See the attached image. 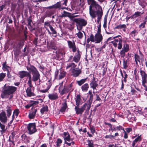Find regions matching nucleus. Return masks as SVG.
<instances>
[{
	"instance_id": "nucleus-1",
	"label": "nucleus",
	"mask_w": 147,
	"mask_h": 147,
	"mask_svg": "<svg viewBox=\"0 0 147 147\" xmlns=\"http://www.w3.org/2000/svg\"><path fill=\"white\" fill-rule=\"evenodd\" d=\"M89 6V14L93 17H95V11L102 9L97 3L94 0H87Z\"/></svg>"
},
{
	"instance_id": "nucleus-2",
	"label": "nucleus",
	"mask_w": 147,
	"mask_h": 147,
	"mask_svg": "<svg viewBox=\"0 0 147 147\" xmlns=\"http://www.w3.org/2000/svg\"><path fill=\"white\" fill-rule=\"evenodd\" d=\"M26 67L28 71L30 70L32 73V80L35 82L39 80L40 82V75L36 68L32 65L27 66Z\"/></svg>"
},
{
	"instance_id": "nucleus-3",
	"label": "nucleus",
	"mask_w": 147,
	"mask_h": 147,
	"mask_svg": "<svg viewBox=\"0 0 147 147\" xmlns=\"http://www.w3.org/2000/svg\"><path fill=\"white\" fill-rule=\"evenodd\" d=\"M17 90V88L14 86L4 85L3 88V92L5 95H11V98L13 97V94Z\"/></svg>"
},
{
	"instance_id": "nucleus-4",
	"label": "nucleus",
	"mask_w": 147,
	"mask_h": 147,
	"mask_svg": "<svg viewBox=\"0 0 147 147\" xmlns=\"http://www.w3.org/2000/svg\"><path fill=\"white\" fill-rule=\"evenodd\" d=\"M72 19L73 20V22L76 23L77 29L79 31L81 30L83 27L86 26L87 24L86 20L81 18H77V19H73L72 18Z\"/></svg>"
},
{
	"instance_id": "nucleus-5",
	"label": "nucleus",
	"mask_w": 147,
	"mask_h": 147,
	"mask_svg": "<svg viewBox=\"0 0 147 147\" xmlns=\"http://www.w3.org/2000/svg\"><path fill=\"white\" fill-rule=\"evenodd\" d=\"M63 82H61L59 85V90L61 94L62 95L68 92L72 86V83L69 85L63 86Z\"/></svg>"
},
{
	"instance_id": "nucleus-6",
	"label": "nucleus",
	"mask_w": 147,
	"mask_h": 147,
	"mask_svg": "<svg viewBox=\"0 0 147 147\" xmlns=\"http://www.w3.org/2000/svg\"><path fill=\"white\" fill-rule=\"evenodd\" d=\"M63 135L64 136L63 138L65 144L69 146H71V144L74 145V144L75 142L73 141L74 139L71 138L70 135L68 133L64 132Z\"/></svg>"
},
{
	"instance_id": "nucleus-7",
	"label": "nucleus",
	"mask_w": 147,
	"mask_h": 147,
	"mask_svg": "<svg viewBox=\"0 0 147 147\" xmlns=\"http://www.w3.org/2000/svg\"><path fill=\"white\" fill-rule=\"evenodd\" d=\"M35 123H30L27 125L28 132L29 134H32L36 131Z\"/></svg>"
},
{
	"instance_id": "nucleus-8",
	"label": "nucleus",
	"mask_w": 147,
	"mask_h": 147,
	"mask_svg": "<svg viewBox=\"0 0 147 147\" xmlns=\"http://www.w3.org/2000/svg\"><path fill=\"white\" fill-rule=\"evenodd\" d=\"M66 74L65 72L62 70H60L59 73V71H57L55 72V78L59 79H61L65 76Z\"/></svg>"
},
{
	"instance_id": "nucleus-9",
	"label": "nucleus",
	"mask_w": 147,
	"mask_h": 147,
	"mask_svg": "<svg viewBox=\"0 0 147 147\" xmlns=\"http://www.w3.org/2000/svg\"><path fill=\"white\" fill-rule=\"evenodd\" d=\"M118 37H120V38L119 37L117 39H115L114 41L118 43V46L117 48L119 49H121L122 47V42L123 41L122 39L121 36L120 35H118L116 36H115L113 37V38H117Z\"/></svg>"
},
{
	"instance_id": "nucleus-10",
	"label": "nucleus",
	"mask_w": 147,
	"mask_h": 147,
	"mask_svg": "<svg viewBox=\"0 0 147 147\" xmlns=\"http://www.w3.org/2000/svg\"><path fill=\"white\" fill-rule=\"evenodd\" d=\"M86 104H84L80 108H79V106H76L75 109L77 114H82V113L86 108Z\"/></svg>"
},
{
	"instance_id": "nucleus-11",
	"label": "nucleus",
	"mask_w": 147,
	"mask_h": 147,
	"mask_svg": "<svg viewBox=\"0 0 147 147\" xmlns=\"http://www.w3.org/2000/svg\"><path fill=\"white\" fill-rule=\"evenodd\" d=\"M67 42L69 48L72 49L73 52H76L77 50V48L74 41L72 42L70 40H67Z\"/></svg>"
},
{
	"instance_id": "nucleus-12",
	"label": "nucleus",
	"mask_w": 147,
	"mask_h": 147,
	"mask_svg": "<svg viewBox=\"0 0 147 147\" xmlns=\"http://www.w3.org/2000/svg\"><path fill=\"white\" fill-rule=\"evenodd\" d=\"M95 17H93L92 16H90L92 18H94L96 17V15H97L98 16L97 18V22L99 23L100 20L101 19L102 16L103 15V12L102 9H101L98 10L96 11H95Z\"/></svg>"
},
{
	"instance_id": "nucleus-13",
	"label": "nucleus",
	"mask_w": 147,
	"mask_h": 147,
	"mask_svg": "<svg viewBox=\"0 0 147 147\" xmlns=\"http://www.w3.org/2000/svg\"><path fill=\"white\" fill-rule=\"evenodd\" d=\"M72 75L74 77H77L81 73V71L78 68L72 69L71 70Z\"/></svg>"
},
{
	"instance_id": "nucleus-14",
	"label": "nucleus",
	"mask_w": 147,
	"mask_h": 147,
	"mask_svg": "<svg viewBox=\"0 0 147 147\" xmlns=\"http://www.w3.org/2000/svg\"><path fill=\"white\" fill-rule=\"evenodd\" d=\"M33 87H32L30 88L29 87L27 88L26 90L27 95L28 96L31 97L32 96H34V89Z\"/></svg>"
},
{
	"instance_id": "nucleus-15",
	"label": "nucleus",
	"mask_w": 147,
	"mask_h": 147,
	"mask_svg": "<svg viewBox=\"0 0 147 147\" xmlns=\"http://www.w3.org/2000/svg\"><path fill=\"white\" fill-rule=\"evenodd\" d=\"M18 75L19 77L21 78H22L25 77H29L31 75L28 72L24 71H21L18 73Z\"/></svg>"
},
{
	"instance_id": "nucleus-16",
	"label": "nucleus",
	"mask_w": 147,
	"mask_h": 147,
	"mask_svg": "<svg viewBox=\"0 0 147 147\" xmlns=\"http://www.w3.org/2000/svg\"><path fill=\"white\" fill-rule=\"evenodd\" d=\"M0 120L2 123H5L7 121V117L5 112H2L0 113Z\"/></svg>"
},
{
	"instance_id": "nucleus-17",
	"label": "nucleus",
	"mask_w": 147,
	"mask_h": 147,
	"mask_svg": "<svg viewBox=\"0 0 147 147\" xmlns=\"http://www.w3.org/2000/svg\"><path fill=\"white\" fill-rule=\"evenodd\" d=\"M102 38L101 34L96 33L95 36V42L99 43L102 40Z\"/></svg>"
},
{
	"instance_id": "nucleus-18",
	"label": "nucleus",
	"mask_w": 147,
	"mask_h": 147,
	"mask_svg": "<svg viewBox=\"0 0 147 147\" xmlns=\"http://www.w3.org/2000/svg\"><path fill=\"white\" fill-rule=\"evenodd\" d=\"M77 52L76 53L74 57L73 58V61L76 63H78L80 60L81 55L79 50H77Z\"/></svg>"
},
{
	"instance_id": "nucleus-19",
	"label": "nucleus",
	"mask_w": 147,
	"mask_h": 147,
	"mask_svg": "<svg viewBox=\"0 0 147 147\" xmlns=\"http://www.w3.org/2000/svg\"><path fill=\"white\" fill-rule=\"evenodd\" d=\"M140 73L141 74L142 77V84H143L147 82L146 79L147 78V74L144 71H142L141 69Z\"/></svg>"
},
{
	"instance_id": "nucleus-20",
	"label": "nucleus",
	"mask_w": 147,
	"mask_h": 147,
	"mask_svg": "<svg viewBox=\"0 0 147 147\" xmlns=\"http://www.w3.org/2000/svg\"><path fill=\"white\" fill-rule=\"evenodd\" d=\"M37 111L36 109L34 108L32 109V111H31L28 115L29 118L30 119H33L35 116L36 113Z\"/></svg>"
},
{
	"instance_id": "nucleus-21",
	"label": "nucleus",
	"mask_w": 147,
	"mask_h": 147,
	"mask_svg": "<svg viewBox=\"0 0 147 147\" xmlns=\"http://www.w3.org/2000/svg\"><path fill=\"white\" fill-rule=\"evenodd\" d=\"M76 102V105L77 106H79L82 104V100L81 98V96L80 94L77 95L75 98Z\"/></svg>"
},
{
	"instance_id": "nucleus-22",
	"label": "nucleus",
	"mask_w": 147,
	"mask_h": 147,
	"mask_svg": "<svg viewBox=\"0 0 147 147\" xmlns=\"http://www.w3.org/2000/svg\"><path fill=\"white\" fill-rule=\"evenodd\" d=\"M48 97L51 100H55L58 98L57 94L55 93L49 94L48 95Z\"/></svg>"
},
{
	"instance_id": "nucleus-23",
	"label": "nucleus",
	"mask_w": 147,
	"mask_h": 147,
	"mask_svg": "<svg viewBox=\"0 0 147 147\" xmlns=\"http://www.w3.org/2000/svg\"><path fill=\"white\" fill-rule=\"evenodd\" d=\"M62 107L60 109L59 111L61 112H63L65 111L67 107V104L66 101L62 104Z\"/></svg>"
},
{
	"instance_id": "nucleus-24",
	"label": "nucleus",
	"mask_w": 147,
	"mask_h": 147,
	"mask_svg": "<svg viewBox=\"0 0 147 147\" xmlns=\"http://www.w3.org/2000/svg\"><path fill=\"white\" fill-rule=\"evenodd\" d=\"M89 87L88 84L86 83L81 87V88L83 92H86L87 91Z\"/></svg>"
},
{
	"instance_id": "nucleus-25",
	"label": "nucleus",
	"mask_w": 147,
	"mask_h": 147,
	"mask_svg": "<svg viewBox=\"0 0 147 147\" xmlns=\"http://www.w3.org/2000/svg\"><path fill=\"white\" fill-rule=\"evenodd\" d=\"M20 113L19 110L18 109H16L14 110L13 112V114L12 116V120L11 122H12L15 118L14 115L17 117Z\"/></svg>"
},
{
	"instance_id": "nucleus-26",
	"label": "nucleus",
	"mask_w": 147,
	"mask_h": 147,
	"mask_svg": "<svg viewBox=\"0 0 147 147\" xmlns=\"http://www.w3.org/2000/svg\"><path fill=\"white\" fill-rule=\"evenodd\" d=\"M90 87L93 89H96V88L98 86V84L96 82H91L90 83Z\"/></svg>"
},
{
	"instance_id": "nucleus-27",
	"label": "nucleus",
	"mask_w": 147,
	"mask_h": 147,
	"mask_svg": "<svg viewBox=\"0 0 147 147\" xmlns=\"http://www.w3.org/2000/svg\"><path fill=\"white\" fill-rule=\"evenodd\" d=\"M87 78L83 79L79 81H77L76 83L79 86H81L86 81Z\"/></svg>"
},
{
	"instance_id": "nucleus-28",
	"label": "nucleus",
	"mask_w": 147,
	"mask_h": 147,
	"mask_svg": "<svg viewBox=\"0 0 147 147\" xmlns=\"http://www.w3.org/2000/svg\"><path fill=\"white\" fill-rule=\"evenodd\" d=\"M53 14V12L51 11H47L45 13V14L44 15V19L47 17H50Z\"/></svg>"
},
{
	"instance_id": "nucleus-29",
	"label": "nucleus",
	"mask_w": 147,
	"mask_h": 147,
	"mask_svg": "<svg viewBox=\"0 0 147 147\" xmlns=\"http://www.w3.org/2000/svg\"><path fill=\"white\" fill-rule=\"evenodd\" d=\"M143 12L142 13L141 12L137 11L132 16V18H136L138 16H141Z\"/></svg>"
},
{
	"instance_id": "nucleus-30",
	"label": "nucleus",
	"mask_w": 147,
	"mask_h": 147,
	"mask_svg": "<svg viewBox=\"0 0 147 147\" xmlns=\"http://www.w3.org/2000/svg\"><path fill=\"white\" fill-rule=\"evenodd\" d=\"M6 109L7 115L8 117H9L11 115L12 110L11 109V107L9 106H7L6 107Z\"/></svg>"
},
{
	"instance_id": "nucleus-31",
	"label": "nucleus",
	"mask_w": 147,
	"mask_h": 147,
	"mask_svg": "<svg viewBox=\"0 0 147 147\" xmlns=\"http://www.w3.org/2000/svg\"><path fill=\"white\" fill-rule=\"evenodd\" d=\"M48 111V107L47 105L43 106L40 109V112L42 114H43L45 112Z\"/></svg>"
},
{
	"instance_id": "nucleus-32",
	"label": "nucleus",
	"mask_w": 147,
	"mask_h": 147,
	"mask_svg": "<svg viewBox=\"0 0 147 147\" xmlns=\"http://www.w3.org/2000/svg\"><path fill=\"white\" fill-rule=\"evenodd\" d=\"M76 65L74 63H69L66 67L67 69L71 67V69L75 68Z\"/></svg>"
},
{
	"instance_id": "nucleus-33",
	"label": "nucleus",
	"mask_w": 147,
	"mask_h": 147,
	"mask_svg": "<svg viewBox=\"0 0 147 147\" xmlns=\"http://www.w3.org/2000/svg\"><path fill=\"white\" fill-rule=\"evenodd\" d=\"M134 59L137 65H138V62L139 63L140 62V57L137 54H135L134 55Z\"/></svg>"
},
{
	"instance_id": "nucleus-34",
	"label": "nucleus",
	"mask_w": 147,
	"mask_h": 147,
	"mask_svg": "<svg viewBox=\"0 0 147 147\" xmlns=\"http://www.w3.org/2000/svg\"><path fill=\"white\" fill-rule=\"evenodd\" d=\"M54 9L60 8L61 6V1H59L57 3L53 5Z\"/></svg>"
},
{
	"instance_id": "nucleus-35",
	"label": "nucleus",
	"mask_w": 147,
	"mask_h": 147,
	"mask_svg": "<svg viewBox=\"0 0 147 147\" xmlns=\"http://www.w3.org/2000/svg\"><path fill=\"white\" fill-rule=\"evenodd\" d=\"M88 93L90 96V98L89 100L87 102L92 103L93 100V94L91 91H89Z\"/></svg>"
},
{
	"instance_id": "nucleus-36",
	"label": "nucleus",
	"mask_w": 147,
	"mask_h": 147,
	"mask_svg": "<svg viewBox=\"0 0 147 147\" xmlns=\"http://www.w3.org/2000/svg\"><path fill=\"white\" fill-rule=\"evenodd\" d=\"M126 28V26L125 24H120L117 26L115 27V29H119L121 28Z\"/></svg>"
},
{
	"instance_id": "nucleus-37",
	"label": "nucleus",
	"mask_w": 147,
	"mask_h": 147,
	"mask_svg": "<svg viewBox=\"0 0 147 147\" xmlns=\"http://www.w3.org/2000/svg\"><path fill=\"white\" fill-rule=\"evenodd\" d=\"M105 124L106 125H108L110 127V128L109 129V131L111 130L112 131H116V128L114 127L113 128L112 125L111 124L107 122H105Z\"/></svg>"
},
{
	"instance_id": "nucleus-38",
	"label": "nucleus",
	"mask_w": 147,
	"mask_h": 147,
	"mask_svg": "<svg viewBox=\"0 0 147 147\" xmlns=\"http://www.w3.org/2000/svg\"><path fill=\"white\" fill-rule=\"evenodd\" d=\"M129 45L127 44H125L123 46L122 49L125 51L126 52H127L129 50Z\"/></svg>"
},
{
	"instance_id": "nucleus-39",
	"label": "nucleus",
	"mask_w": 147,
	"mask_h": 147,
	"mask_svg": "<svg viewBox=\"0 0 147 147\" xmlns=\"http://www.w3.org/2000/svg\"><path fill=\"white\" fill-rule=\"evenodd\" d=\"M87 102V103H85L84 104H86V107H87V108L86 109V111H88L90 109L91 105L92 104V103L88 102Z\"/></svg>"
},
{
	"instance_id": "nucleus-40",
	"label": "nucleus",
	"mask_w": 147,
	"mask_h": 147,
	"mask_svg": "<svg viewBox=\"0 0 147 147\" xmlns=\"http://www.w3.org/2000/svg\"><path fill=\"white\" fill-rule=\"evenodd\" d=\"M29 80L28 82V84L29 86V87L31 88L32 87V80H31V76L30 75L29 77Z\"/></svg>"
},
{
	"instance_id": "nucleus-41",
	"label": "nucleus",
	"mask_w": 147,
	"mask_h": 147,
	"mask_svg": "<svg viewBox=\"0 0 147 147\" xmlns=\"http://www.w3.org/2000/svg\"><path fill=\"white\" fill-rule=\"evenodd\" d=\"M49 27L51 31L52 32V34H56L57 32L56 30L54 29L53 27L50 24H49Z\"/></svg>"
},
{
	"instance_id": "nucleus-42",
	"label": "nucleus",
	"mask_w": 147,
	"mask_h": 147,
	"mask_svg": "<svg viewBox=\"0 0 147 147\" xmlns=\"http://www.w3.org/2000/svg\"><path fill=\"white\" fill-rule=\"evenodd\" d=\"M6 76V74L1 73L0 74V82L2 81Z\"/></svg>"
},
{
	"instance_id": "nucleus-43",
	"label": "nucleus",
	"mask_w": 147,
	"mask_h": 147,
	"mask_svg": "<svg viewBox=\"0 0 147 147\" xmlns=\"http://www.w3.org/2000/svg\"><path fill=\"white\" fill-rule=\"evenodd\" d=\"M78 37L80 39H82L83 36V34L80 31H79L78 33L76 34Z\"/></svg>"
},
{
	"instance_id": "nucleus-44",
	"label": "nucleus",
	"mask_w": 147,
	"mask_h": 147,
	"mask_svg": "<svg viewBox=\"0 0 147 147\" xmlns=\"http://www.w3.org/2000/svg\"><path fill=\"white\" fill-rule=\"evenodd\" d=\"M62 142L63 141L62 140H61V139L60 138H58L56 142V145L57 146V147H59L60 145V144L62 143Z\"/></svg>"
},
{
	"instance_id": "nucleus-45",
	"label": "nucleus",
	"mask_w": 147,
	"mask_h": 147,
	"mask_svg": "<svg viewBox=\"0 0 147 147\" xmlns=\"http://www.w3.org/2000/svg\"><path fill=\"white\" fill-rule=\"evenodd\" d=\"M123 68L125 69H126L127 68L128 65L127 60L125 61L124 59L123 60Z\"/></svg>"
},
{
	"instance_id": "nucleus-46",
	"label": "nucleus",
	"mask_w": 147,
	"mask_h": 147,
	"mask_svg": "<svg viewBox=\"0 0 147 147\" xmlns=\"http://www.w3.org/2000/svg\"><path fill=\"white\" fill-rule=\"evenodd\" d=\"M107 16H105L104 20V24L103 25V27L104 28H106L107 27Z\"/></svg>"
},
{
	"instance_id": "nucleus-47",
	"label": "nucleus",
	"mask_w": 147,
	"mask_h": 147,
	"mask_svg": "<svg viewBox=\"0 0 147 147\" xmlns=\"http://www.w3.org/2000/svg\"><path fill=\"white\" fill-rule=\"evenodd\" d=\"M87 142L89 147H94L93 144L92 140H88L87 141Z\"/></svg>"
},
{
	"instance_id": "nucleus-48",
	"label": "nucleus",
	"mask_w": 147,
	"mask_h": 147,
	"mask_svg": "<svg viewBox=\"0 0 147 147\" xmlns=\"http://www.w3.org/2000/svg\"><path fill=\"white\" fill-rule=\"evenodd\" d=\"M0 127L1 129H2L1 131L2 133L4 132L5 131V126L1 123V124H0Z\"/></svg>"
},
{
	"instance_id": "nucleus-49",
	"label": "nucleus",
	"mask_w": 147,
	"mask_h": 147,
	"mask_svg": "<svg viewBox=\"0 0 147 147\" xmlns=\"http://www.w3.org/2000/svg\"><path fill=\"white\" fill-rule=\"evenodd\" d=\"M126 52H127L126 51L122 49L120 52V54L121 56L122 57H124L125 55V53Z\"/></svg>"
},
{
	"instance_id": "nucleus-50",
	"label": "nucleus",
	"mask_w": 147,
	"mask_h": 147,
	"mask_svg": "<svg viewBox=\"0 0 147 147\" xmlns=\"http://www.w3.org/2000/svg\"><path fill=\"white\" fill-rule=\"evenodd\" d=\"M146 21L145 20L143 23H142L139 26V28H144L145 27V25L146 24Z\"/></svg>"
},
{
	"instance_id": "nucleus-51",
	"label": "nucleus",
	"mask_w": 147,
	"mask_h": 147,
	"mask_svg": "<svg viewBox=\"0 0 147 147\" xmlns=\"http://www.w3.org/2000/svg\"><path fill=\"white\" fill-rule=\"evenodd\" d=\"M24 45V41H20L18 43V46L20 48L22 47Z\"/></svg>"
},
{
	"instance_id": "nucleus-52",
	"label": "nucleus",
	"mask_w": 147,
	"mask_h": 147,
	"mask_svg": "<svg viewBox=\"0 0 147 147\" xmlns=\"http://www.w3.org/2000/svg\"><path fill=\"white\" fill-rule=\"evenodd\" d=\"M5 70H7V71H9L10 70V67L7 65H5V66L3 67Z\"/></svg>"
},
{
	"instance_id": "nucleus-53",
	"label": "nucleus",
	"mask_w": 147,
	"mask_h": 147,
	"mask_svg": "<svg viewBox=\"0 0 147 147\" xmlns=\"http://www.w3.org/2000/svg\"><path fill=\"white\" fill-rule=\"evenodd\" d=\"M47 84L48 85V86L47 87L46 89H47V90H48L51 86V82H50V81L49 80L48 82V83H47Z\"/></svg>"
},
{
	"instance_id": "nucleus-54",
	"label": "nucleus",
	"mask_w": 147,
	"mask_h": 147,
	"mask_svg": "<svg viewBox=\"0 0 147 147\" xmlns=\"http://www.w3.org/2000/svg\"><path fill=\"white\" fill-rule=\"evenodd\" d=\"M101 25L100 24L99 26H98V30L96 33L101 34Z\"/></svg>"
},
{
	"instance_id": "nucleus-55",
	"label": "nucleus",
	"mask_w": 147,
	"mask_h": 147,
	"mask_svg": "<svg viewBox=\"0 0 147 147\" xmlns=\"http://www.w3.org/2000/svg\"><path fill=\"white\" fill-rule=\"evenodd\" d=\"M141 140V137L140 136H138L134 140L136 143L138 142H139Z\"/></svg>"
},
{
	"instance_id": "nucleus-56",
	"label": "nucleus",
	"mask_w": 147,
	"mask_h": 147,
	"mask_svg": "<svg viewBox=\"0 0 147 147\" xmlns=\"http://www.w3.org/2000/svg\"><path fill=\"white\" fill-rule=\"evenodd\" d=\"M90 40L92 42H95V38L94 39V36L93 34H91L90 37Z\"/></svg>"
},
{
	"instance_id": "nucleus-57",
	"label": "nucleus",
	"mask_w": 147,
	"mask_h": 147,
	"mask_svg": "<svg viewBox=\"0 0 147 147\" xmlns=\"http://www.w3.org/2000/svg\"><path fill=\"white\" fill-rule=\"evenodd\" d=\"M115 128H116V130L117 129H118L119 130H123V131H124V128L122 126H120L116 127H115Z\"/></svg>"
},
{
	"instance_id": "nucleus-58",
	"label": "nucleus",
	"mask_w": 147,
	"mask_h": 147,
	"mask_svg": "<svg viewBox=\"0 0 147 147\" xmlns=\"http://www.w3.org/2000/svg\"><path fill=\"white\" fill-rule=\"evenodd\" d=\"M114 137V136L111 135H106L105 136V138L106 139L109 138L110 139H112Z\"/></svg>"
},
{
	"instance_id": "nucleus-59",
	"label": "nucleus",
	"mask_w": 147,
	"mask_h": 147,
	"mask_svg": "<svg viewBox=\"0 0 147 147\" xmlns=\"http://www.w3.org/2000/svg\"><path fill=\"white\" fill-rule=\"evenodd\" d=\"M136 32V30H134L132 31L130 34V35L133 37H134L135 36V34Z\"/></svg>"
},
{
	"instance_id": "nucleus-60",
	"label": "nucleus",
	"mask_w": 147,
	"mask_h": 147,
	"mask_svg": "<svg viewBox=\"0 0 147 147\" xmlns=\"http://www.w3.org/2000/svg\"><path fill=\"white\" fill-rule=\"evenodd\" d=\"M34 104V103L31 104H29L26 105L25 107V108L27 109H28L30 107H32V105Z\"/></svg>"
},
{
	"instance_id": "nucleus-61",
	"label": "nucleus",
	"mask_w": 147,
	"mask_h": 147,
	"mask_svg": "<svg viewBox=\"0 0 147 147\" xmlns=\"http://www.w3.org/2000/svg\"><path fill=\"white\" fill-rule=\"evenodd\" d=\"M78 16V15H73L72 16H71L70 17V19L73 22V20H72V18H73V19H77V18H75V17Z\"/></svg>"
},
{
	"instance_id": "nucleus-62",
	"label": "nucleus",
	"mask_w": 147,
	"mask_h": 147,
	"mask_svg": "<svg viewBox=\"0 0 147 147\" xmlns=\"http://www.w3.org/2000/svg\"><path fill=\"white\" fill-rule=\"evenodd\" d=\"M142 85L144 87L145 90L147 91V82L142 84Z\"/></svg>"
},
{
	"instance_id": "nucleus-63",
	"label": "nucleus",
	"mask_w": 147,
	"mask_h": 147,
	"mask_svg": "<svg viewBox=\"0 0 147 147\" xmlns=\"http://www.w3.org/2000/svg\"><path fill=\"white\" fill-rule=\"evenodd\" d=\"M95 95L96 96V99L95 100L100 101L101 99L99 97V95L97 94H96Z\"/></svg>"
},
{
	"instance_id": "nucleus-64",
	"label": "nucleus",
	"mask_w": 147,
	"mask_h": 147,
	"mask_svg": "<svg viewBox=\"0 0 147 147\" xmlns=\"http://www.w3.org/2000/svg\"><path fill=\"white\" fill-rule=\"evenodd\" d=\"M139 5L142 7L143 8H144L145 6V5L143 3V2L141 1H139Z\"/></svg>"
}]
</instances>
